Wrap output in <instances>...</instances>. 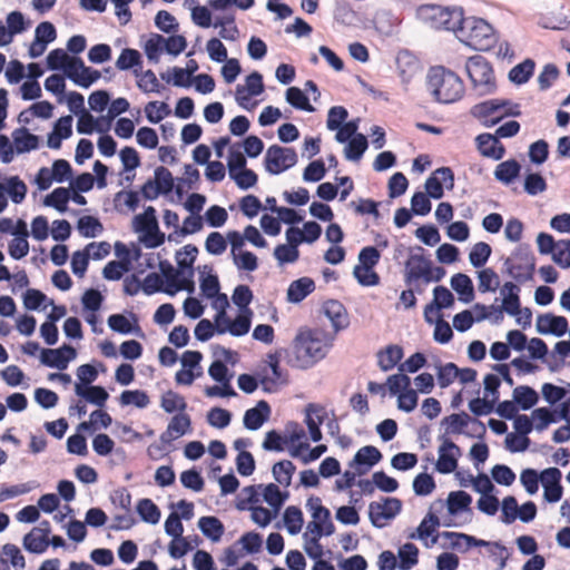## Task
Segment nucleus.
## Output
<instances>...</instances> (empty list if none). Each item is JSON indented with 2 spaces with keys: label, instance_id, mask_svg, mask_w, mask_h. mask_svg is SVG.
I'll return each mask as SVG.
<instances>
[{
  "label": "nucleus",
  "instance_id": "20e7f679",
  "mask_svg": "<svg viewBox=\"0 0 570 570\" xmlns=\"http://www.w3.org/2000/svg\"><path fill=\"white\" fill-rule=\"evenodd\" d=\"M471 115L484 127H493L507 117L521 115V106L509 99L493 98L471 108Z\"/></svg>",
  "mask_w": 570,
  "mask_h": 570
},
{
  "label": "nucleus",
  "instance_id": "58836bf2",
  "mask_svg": "<svg viewBox=\"0 0 570 570\" xmlns=\"http://www.w3.org/2000/svg\"><path fill=\"white\" fill-rule=\"evenodd\" d=\"M214 27H220L219 36L220 38L229 41H235L239 37V30L235 23V16L227 14L220 18H217L214 22Z\"/></svg>",
  "mask_w": 570,
  "mask_h": 570
},
{
  "label": "nucleus",
  "instance_id": "4be33fe9",
  "mask_svg": "<svg viewBox=\"0 0 570 570\" xmlns=\"http://www.w3.org/2000/svg\"><path fill=\"white\" fill-rule=\"evenodd\" d=\"M481 155L499 160L504 156L505 148L495 135L481 134L475 138Z\"/></svg>",
  "mask_w": 570,
  "mask_h": 570
},
{
  "label": "nucleus",
  "instance_id": "7ed1b4c3",
  "mask_svg": "<svg viewBox=\"0 0 570 570\" xmlns=\"http://www.w3.org/2000/svg\"><path fill=\"white\" fill-rule=\"evenodd\" d=\"M428 89L441 104H453L465 92L463 80L454 71L443 67H431L428 73Z\"/></svg>",
  "mask_w": 570,
  "mask_h": 570
},
{
  "label": "nucleus",
  "instance_id": "0e129e2a",
  "mask_svg": "<svg viewBox=\"0 0 570 570\" xmlns=\"http://www.w3.org/2000/svg\"><path fill=\"white\" fill-rule=\"evenodd\" d=\"M471 417L465 412L453 413L444 417L443 422L448 424L446 432L453 434H460L463 429L469 424Z\"/></svg>",
  "mask_w": 570,
  "mask_h": 570
},
{
  "label": "nucleus",
  "instance_id": "a211bd4d",
  "mask_svg": "<svg viewBox=\"0 0 570 570\" xmlns=\"http://www.w3.org/2000/svg\"><path fill=\"white\" fill-rule=\"evenodd\" d=\"M70 69L71 71L68 72V78L83 88L90 87L101 76L98 70L86 67L80 58L72 60Z\"/></svg>",
  "mask_w": 570,
  "mask_h": 570
},
{
  "label": "nucleus",
  "instance_id": "f3484780",
  "mask_svg": "<svg viewBox=\"0 0 570 570\" xmlns=\"http://www.w3.org/2000/svg\"><path fill=\"white\" fill-rule=\"evenodd\" d=\"M382 459L380 450L373 445H365L361 448L350 462V468H355L357 474L362 475L368 471L370 468L379 463Z\"/></svg>",
  "mask_w": 570,
  "mask_h": 570
},
{
  "label": "nucleus",
  "instance_id": "338daca9",
  "mask_svg": "<svg viewBox=\"0 0 570 570\" xmlns=\"http://www.w3.org/2000/svg\"><path fill=\"white\" fill-rule=\"evenodd\" d=\"M232 299L244 312L252 314L248 309V305L253 299V292L247 285H238L235 287Z\"/></svg>",
  "mask_w": 570,
  "mask_h": 570
},
{
  "label": "nucleus",
  "instance_id": "a878e982",
  "mask_svg": "<svg viewBox=\"0 0 570 570\" xmlns=\"http://www.w3.org/2000/svg\"><path fill=\"white\" fill-rule=\"evenodd\" d=\"M440 525V519L433 513H428V515L421 521L420 525L416 529V533L410 534L411 539H421L426 540L429 537H432L431 542L425 541V547L430 548L438 542L439 534H435L438 527Z\"/></svg>",
  "mask_w": 570,
  "mask_h": 570
},
{
  "label": "nucleus",
  "instance_id": "f704fd0d",
  "mask_svg": "<svg viewBox=\"0 0 570 570\" xmlns=\"http://www.w3.org/2000/svg\"><path fill=\"white\" fill-rule=\"evenodd\" d=\"M198 527L203 534L214 542L219 541L224 534V525L216 517H202Z\"/></svg>",
  "mask_w": 570,
  "mask_h": 570
},
{
  "label": "nucleus",
  "instance_id": "79ce46f5",
  "mask_svg": "<svg viewBox=\"0 0 570 570\" xmlns=\"http://www.w3.org/2000/svg\"><path fill=\"white\" fill-rule=\"evenodd\" d=\"M175 180H146L141 193L146 199H155L161 193H168L174 188Z\"/></svg>",
  "mask_w": 570,
  "mask_h": 570
},
{
  "label": "nucleus",
  "instance_id": "ddd939ff",
  "mask_svg": "<svg viewBox=\"0 0 570 570\" xmlns=\"http://www.w3.org/2000/svg\"><path fill=\"white\" fill-rule=\"evenodd\" d=\"M76 357V350L67 344L58 348H43L41 350L40 361L48 367L58 368L63 371L68 367L70 361Z\"/></svg>",
  "mask_w": 570,
  "mask_h": 570
},
{
  "label": "nucleus",
  "instance_id": "de8ad7c7",
  "mask_svg": "<svg viewBox=\"0 0 570 570\" xmlns=\"http://www.w3.org/2000/svg\"><path fill=\"white\" fill-rule=\"evenodd\" d=\"M286 101L296 109L313 112L315 109L309 104V100L305 92L298 87H289L286 90Z\"/></svg>",
  "mask_w": 570,
  "mask_h": 570
},
{
  "label": "nucleus",
  "instance_id": "5701e85b",
  "mask_svg": "<svg viewBox=\"0 0 570 570\" xmlns=\"http://www.w3.org/2000/svg\"><path fill=\"white\" fill-rule=\"evenodd\" d=\"M271 416V406L265 400L257 402L255 407L248 409L244 414V426L248 430H258Z\"/></svg>",
  "mask_w": 570,
  "mask_h": 570
},
{
  "label": "nucleus",
  "instance_id": "c9c22d12",
  "mask_svg": "<svg viewBox=\"0 0 570 570\" xmlns=\"http://www.w3.org/2000/svg\"><path fill=\"white\" fill-rule=\"evenodd\" d=\"M295 471L296 466L289 460L278 461L272 468L274 479L284 488H288L291 485Z\"/></svg>",
  "mask_w": 570,
  "mask_h": 570
},
{
  "label": "nucleus",
  "instance_id": "412c9836",
  "mask_svg": "<svg viewBox=\"0 0 570 570\" xmlns=\"http://www.w3.org/2000/svg\"><path fill=\"white\" fill-rule=\"evenodd\" d=\"M568 330V321L564 316L553 314L539 315L537 320V331L540 334H553L562 336Z\"/></svg>",
  "mask_w": 570,
  "mask_h": 570
},
{
  "label": "nucleus",
  "instance_id": "13d9d810",
  "mask_svg": "<svg viewBox=\"0 0 570 570\" xmlns=\"http://www.w3.org/2000/svg\"><path fill=\"white\" fill-rule=\"evenodd\" d=\"M458 373L459 367L452 362L438 366V384L442 389L448 387L458 379Z\"/></svg>",
  "mask_w": 570,
  "mask_h": 570
},
{
  "label": "nucleus",
  "instance_id": "2f4dec72",
  "mask_svg": "<svg viewBox=\"0 0 570 570\" xmlns=\"http://www.w3.org/2000/svg\"><path fill=\"white\" fill-rule=\"evenodd\" d=\"M160 406L166 413L169 414L175 412L185 413L187 409V402L186 399L179 393L173 390H168L161 394Z\"/></svg>",
  "mask_w": 570,
  "mask_h": 570
},
{
  "label": "nucleus",
  "instance_id": "774afa93",
  "mask_svg": "<svg viewBox=\"0 0 570 570\" xmlns=\"http://www.w3.org/2000/svg\"><path fill=\"white\" fill-rule=\"evenodd\" d=\"M165 38L158 33L151 35L145 45V52L150 61L158 62L163 51Z\"/></svg>",
  "mask_w": 570,
  "mask_h": 570
},
{
  "label": "nucleus",
  "instance_id": "c756f323",
  "mask_svg": "<svg viewBox=\"0 0 570 570\" xmlns=\"http://www.w3.org/2000/svg\"><path fill=\"white\" fill-rule=\"evenodd\" d=\"M75 392L78 396L83 397L87 402L98 406H104L109 396L102 386H87L81 383H76Z\"/></svg>",
  "mask_w": 570,
  "mask_h": 570
},
{
  "label": "nucleus",
  "instance_id": "8fccbe9b",
  "mask_svg": "<svg viewBox=\"0 0 570 570\" xmlns=\"http://www.w3.org/2000/svg\"><path fill=\"white\" fill-rule=\"evenodd\" d=\"M492 248L485 242H478L473 245L470 250L469 259L473 267L480 268L485 265L489 257L491 256Z\"/></svg>",
  "mask_w": 570,
  "mask_h": 570
},
{
  "label": "nucleus",
  "instance_id": "9b49d317",
  "mask_svg": "<svg viewBox=\"0 0 570 570\" xmlns=\"http://www.w3.org/2000/svg\"><path fill=\"white\" fill-rule=\"evenodd\" d=\"M306 507L313 519L307 525L308 532L316 533L318 537L331 535L335 528L331 521L330 510L322 504V500L318 497H311Z\"/></svg>",
  "mask_w": 570,
  "mask_h": 570
},
{
  "label": "nucleus",
  "instance_id": "a19ab883",
  "mask_svg": "<svg viewBox=\"0 0 570 570\" xmlns=\"http://www.w3.org/2000/svg\"><path fill=\"white\" fill-rule=\"evenodd\" d=\"M23 547L29 552L37 554L43 553L49 547V538L31 530L23 538Z\"/></svg>",
  "mask_w": 570,
  "mask_h": 570
},
{
  "label": "nucleus",
  "instance_id": "b1692460",
  "mask_svg": "<svg viewBox=\"0 0 570 570\" xmlns=\"http://www.w3.org/2000/svg\"><path fill=\"white\" fill-rule=\"evenodd\" d=\"M404 356L402 346L390 344L376 353L377 366L383 372H389L400 364Z\"/></svg>",
  "mask_w": 570,
  "mask_h": 570
},
{
  "label": "nucleus",
  "instance_id": "f03ea898",
  "mask_svg": "<svg viewBox=\"0 0 570 570\" xmlns=\"http://www.w3.org/2000/svg\"><path fill=\"white\" fill-rule=\"evenodd\" d=\"M455 37L476 51H490L499 41V32L483 18L463 14Z\"/></svg>",
  "mask_w": 570,
  "mask_h": 570
},
{
  "label": "nucleus",
  "instance_id": "473e14b6",
  "mask_svg": "<svg viewBox=\"0 0 570 570\" xmlns=\"http://www.w3.org/2000/svg\"><path fill=\"white\" fill-rule=\"evenodd\" d=\"M451 286L459 294L460 301L470 303L474 298L473 284L468 275L462 273L453 275Z\"/></svg>",
  "mask_w": 570,
  "mask_h": 570
},
{
  "label": "nucleus",
  "instance_id": "aec40b11",
  "mask_svg": "<svg viewBox=\"0 0 570 570\" xmlns=\"http://www.w3.org/2000/svg\"><path fill=\"white\" fill-rule=\"evenodd\" d=\"M323 311L331 321L334 333H337L338 331L348 326V314L345 306L341 302L336 299H328L323 304Z\"/></svg>",
  "mask_w": 570,
  "mask_h": 570
},
{
  "label": "nucleus",
  "instance_id": "c03bdc74",
  "mask_svg": "<svg viewBox=\"0 0 570 570\" xmlns=\"http://www.w3.org/2000/svg\"><path fill=\"white\" fill-rule=\"evenodd\" d=\"M534 67L535 63L532 59H525L510 70L509 78L514 83H525L533 75Z\"/></svg>",
  "mask_w": 570,
  "mask_h": 570
},
{
  "label": "nucleus",
  "instance_id": "e433bc0d",
  "mask_svg": "<svg viewBox=\"0 0 570 570\" xmlns=\"http://www.w3.org/2000/svg\"><path fill=\"white\" fill-rule=\"evenodd\" d=\"M513 400L522 410L527 411L538 403L539 395L534 389L519 385L513 390Z\"/></svg>",
  "mask_w": 570,
  "mask_h": 570
},
{
  "label": "nucleus",
  "instance_id": "cd10ccee",
  "mask_svg": "<svg viewBox=\"0 0 570 570\" xmlns=\"http://www.w3.org/2000/svg\"><path fill=\"white\" fill-rule=\"evenodd\" d=\"M315 289V283L309 277H301L293 281L287 289V301L299 303Z\"/></svg>",
  "mask_w": 570,
  "mask_h": 570
},
{
  "label": "nucleus",
  "instance_id": "a18cd8bd",
  "mask_svg": "<svg viewBox=\"0 0 570 570\" xmlns=\"http://www.w3.org/2000/svg\"><path fill=\"white\" fill-rule=\"evenodd\" d=\"M134 223L136 230L142 234L156 230L158 226L156 210L154 207H147L142 214L135 217Z\"/></svg>",
  "mask_w": 570,
  "mask_h": 570
},
{
  "label": "nucleus",
  "instance_id": "37998d69",
  "mask_svg": "<svg viewBox=\"0 0 570 570\" xmlns=\"http://www.w3.org/2000/svg\"><path fill=\"white\" fill-rule=\"evenodd\" d=\"M367 146L366 137L362 134H357L345 146V157L348 160L358 161L367 149Z\"/></svg>",
  "mask_w": 570,
  "mask_h": 570
},
{
  "label": "nucleus",
  "instance_id": "5fc2aeb1",
  "mask_svg": "<svg viewBox=\"0 0 570 570\" xmlns=\"http://www.w3.org/2000/svg\"><path fill=\"white\" fill-rule=\"evenodd\" d=\"M198 254V248L188 244L185 245L181 249L176 253V262L180 269H190V275L193 274V265L196 261Z\"/></svg>",
  "mask_w": 570,
  "mask_h": 570
},
{
  "label": "nucleus",
  "instance_id": "49530a36",
  "mask_svg": "<svg viewBox=\"0 0 570 570\" xmlns=\"http://www.w3.org/2000/svg\"><path fill=\"white\" fill-rule=\"evenodd\" d=\"M284 524L291 534H297L301 532L304 519L299 508L289 505L284 511Z\"/></svg>",
  "mask_w": 570,
  "mask_h": 570
},
{
  "label": "nucleus",
  "instance_id": "4c0bfd02",
  "mask_svg": "<svg viewBox=\"0 0 570 570\" xmlns=\"http://www.w3.org/2000/svg\"><path fill=\"white\" fill-rule=\"evenodd\" d=\"M264 500L274 509V512L277 513L285 501L288 499V491L282 492L277 484L269 483L264 487L263 491Z\"/></svg>",
  "mask_w": 570,
  "mask_h": 570
},
{
  "label": "nucleus",
  "instance_id": "72a5a7b5",
  "mask_svg": "<svg viewBox=\"0 0 570 570\" xmlns=\"http://www.w3.org/2000/svg\"><path fill=\"white\" fill-rule=\"evenodd\" d=\"M77 57H70L63 49H53L47 56V65L50 70H60L65 71V75L68 77V72L71 71L70 65L72 60H76Z\"/></svg>",
  "mask_w": 570,
  "mask_h": 570
},
{
  "label": "nucleus",
  "instance_id": "603ef678",
  "mask_svg": "<svg viewBox=\"0 0 570 570\" xmlns=\"http://www.w3.org/2000/svg\"><path fill=\"white\" fill-rule=\"evenodd\" d=\"M137 512L145 522L156 524L160 519V510L150 499H141L137 503Z\"/></svg>",
  "mask_w": 570,
  "mask_h": 570
},
{
  "label": "nucleus",
  "instance_id": "39448f33",
  "mask_svg": "<svg viewBox=\"0 0 570 570\" xmlns=\"http://www.w3.org/2000/svg\"><path fill=\"white\" fill-rule=\"evenodd\" d=\"M445 275V269L440 266H433L432 262L423 254H412L405 263L404 282L409 287H414L417 293H422L420 282L429 284L440 282Z\"/></svg>",
  "mask_w": 570,
  "mask_h": 570
},
{
  "label": "nucleus",
  "instance_id": "bf43d9fd",
  "mask_svg": "<svg viewBox=\"0 0 570 570\" xmlns=\"http://www.w3.org/2000/svg\"><path fill=\"white\" fill-rule=\"evenodd\" d=\"M141 63V56L138 50L126 48L121 51L116 61V67L119 70H128Z\"/></svg>",
  "mask_w": 570,
  "mask_h": 570
},
{
  "label": "nucleus",
  "instance_id": "2eb2a0df",
  "mask_svg": "<svg viewBox=\"0 0 570 570\" xmlns=\"http://www.w3.org/2000/svg\"><path fill=\"white\" fill-rule=\"evenodd\" d=\"M561 478L562 473L558 468H548L540 473L546 501L554 503L562 498Z\"/></svg>",
  "mask_w": 570,
  "mask_h": 570
},
{
  "label": "nucleus",
  "instance_id": "ea45409f",
  "mask_svg": "<svg viewBox=\"0 0 570 570\" xmlns=\"http://www.w3.org/2000/svg\"><path fill=\"white\" fill-rule=\"evenodd\" d=\"M119 403L122 406L135 405L138 409H145L149 405L150 399L142 390H126L120 394Z\"/></svg>",
  "mask_w": 570,
  "mask_h": 570
},
{
  "label": "nucleus",
  "instance_id": "6ab92c4d",
  "mask_svg": "<svg viewBox=\"0 0 570 570\" xmlns=\"http://www.w3.org/2000/svg\"><path fill=\"white\" fill-rule=\"evenodd\" d=\"M159 268L161 272L160 276L164 277L167 283V287L164 289L165 293L174 295L180 289H193V283L187 279H179L180 272L175 269L169 262H160Z\"/></svg>",
  "mask_w": 570,
  "mask_h": 570
},
{
  "label": "nucleus",
  "instance_id": "bb28decb",
  "mask_svg": "<svg viewBox=\"0 0 570 570\" xmlns=\"http://www.w3.org/2000/svg\"><path fill=\"white\" fill-rule=\"evenodd\" d=\"M501 293L504 295L503 297V309L512 316H517L521 314V303H520V287L512 283L507 282L502 286Z\"/></svg>",
  "mask_w": 570,
  "mask_h": 570
},
{
  "label": "nucleus",
  "instance_id": "4d7b16f0",
  "mask_svg": "<svg viewBox=\"0 0 570 570\" xmlns=\"http://www.w3.org/2000/svg\"><path fill=\"white\" fill-rule=\"evenodd\" d=\"M78 230L85 237H95L104 229L101 223L94 216H82L78 220Z\"/></svg>",
  "mask_w": 570,
  "mask_h": 570
},
{
  "label": "nucleus",
  "instance_id": "09e8293b",
  "mask_svg": "<svg viewBox=\"0 0 570 570\" xmlns=\"http://www.w3.org/2000/svg\"><path fill=\"white\" fill-rule=\"evenodd\" d=\"M401 570H410L419 562V549L413 543H405L399 549Z\"/></svg>",
  "mask_w": 570,
  "mask_h": 570
},
{
  "label": "nucleus",
  "instance_id": "f8f14e48",
  "mask_svg": "<svg viewBox=\"0 0 570 570\" xmlns=\"http://www.w3.org/2000/svg\"><path fill=\"white\" fill-rule=\"evenodd\" d=\"M402 509V502L397 498H385L382 502H371L368 505V515L371 522L376 528H383L389 520L395 518Z\"/></svg>",
  "mask_w": 570,
  "mask_h": 570
},
{
  "label": "nucleus",
  "instance_id": "393cba45",
  "mask_svg": "<svg viewBox=\"0 0 570 570\" xmlns=\"http://www.w3.org/2000/svg\"><path fill=\"white\" fill-rule=\"evenodd\" d=\"M307 416L305 423L311 434V439L314 442H318L322 439V432L320 426L323 424L326 411L325 407L318 404H308L306 407Z\"/></svg>",
  "mask_w": 570,
  "mask_h": 570
},
{
  "label": "nucleus",
  "instance_id": "f257e3e1",
  "mask_svg": "<svg viewBox=\"0 0 570 570\" xmlns=\"http://www.w3.org/2000/svg\"><path fill=\"white\" fill-rule=\"evenodd\" d=\"M333 336L321 328H302L293 342L296 366L308 368L324 358L332 346Z\"/></svg>",
  "mask_w": 570,
  "mask_h": 570
},
{
  "label": "nucleus",
  "instance_id": "0eeeda50",
  "mask_svg": "<svg viewBox=\"0 0 570 570\" xmlns=\"http://www.w3.org/2000/svg\"><path fill=\"white\" fill-rule=\"evenodd\" d=\"M466 73L473 89L481 96L492 94L497 87L491 63L482 56H473L466 60Z\"/></svg>",
  "mask_w": 570,
  "mask_h": 570
},
{
  "label": "nucleus",
  "instance_id": "1a4fd4ad",
  "mask_svg": "<svg viewBox=\"0 0 570 570\" xmlns=\"http://www.w3.org/2000/svg\"><path fill=\"white\" fill-rule=\"evenodd\" d=\"M191 430V419L187 413L175 414L166 430L160 434L159 441L148 446V454L163 455L168 451L173 441L179 439Z\"/></svg>",
  "mask_w": 570,
  "mask_h": 570
},
{
  "label": "nucleus",
  "instance_id": "dca6fc26",
  "mask_svg": "<svg viewBox=\"0 0 570 570\" xmlns=\"http://www.w3.org/2000/svg\"><path fill=\"white\" fill-rule=\"evenodd\" d=\"M116 252L122 258L107 263L102 269V275L108 281H119L131 267L128 248L124 244L117 243Z\"/></svg>",
  "mask_w": 570,
  "mask_h": 570
},
{
  "label": "nucleus",
  "instance_id": "423d86ee",
  "mask_svg": "<svg viewBox=\"0 0 570 570\" xmlns=\"http://www.w3.org/2000/svg\"><path fill=\"white\" fill-rule=\"evenodd\" d=\"M417 14L432 29L452 31L456 35L464 11L461 7L422 4L417 9Z\"/></svg>",
  "mask_w": 570,
  "mask_h": 570
},
{
  "label": "nucleus",
  "instance_id": "c85d7f7f",
  "mask_svg": "<svg viewBox=\"0 0 570 570\" xmlns=\"http://www.w3.org/2000/svg\"><path fill=\"white\" fill-rule=\"evenodd\" d=\"M13 148L18 154L28 153L39 147L38 136L28 131L27 128H18L12 132Z\"/></svg>",
  "mask_w": 570,
  "mask_h": 570
},
{
  "label": "nucleus",
  "instance_id": "7c9ffc66",
  "mask_svg": "<svg viewBox=\"0 0 570 570\" xmlns=\"http://www.w3.org/2000/svg\"><path fill=\"white\" fill-rule=\"evenodd\" d=\"M456 537L464 539L465 546L463 548V551H468L472 547H491L490 553L492 556L499 557L501 559L500 569H503L505 567V561H507V556H504L505 548L502 544H500L498 542L491 543V542L484 541L482 539H476L475 537H472L469 534L468 535H456Z\"/></svg>",
  "mask_w": 570,
  "mask_h": 570
},
{
  "label": "nucleus",
  "instance_id": "680f3d73",
  "mask_svg": "<svg viewBox=\"0 0 570 570\" xmlns=\"http://www.w3.org/2000/svg\"><path fill=\"white\" fill-rule=\"evenodd\" d=\"M70 199V191L67 188H56L46 197V205L55 207L59 212L67 209V203Z\"/></svg>",
  "mask_w": 570,
  "mask_h": 570
},
{
  "label": "nucleus",
  "instance_id": "4468645a",
  "mask_svg": "<svg viewBox=\"0 0 570 570\" xmlns=\"http://www.w3.org/2000/svg\"><path fill=\"white\" fill-rule=\"evenodd\" d=\"M461 449L453 441L445 439L439 448V459L435 469L442 474H449L458 468Z\"/></svg>",
  "mask_w": 570,
  "mask_h": 570
},
{
  "label": "nucleus",
  "instance_id": "69168bd1",
  "mask_svg": "<svg viewBox=\"0 0 570 570\" xmlns=\"http://www.w3.org/2000/svg\"><path fill=\"white\" fill-rule=\"evenodd\" d=\"M246 166V158L239 148L232 146L228 151L227 167L229 170V178L237 175Z\"/></svg>",
  "mask_w": 570,
  "mask_h": 570
},
{
  "label": "nucleus",
  "instance_id": "864d4df0",
  "mask_svg": "<svg viewBox=\"0 0 570 570\" xmlns=\"http://www.w3.org/2000/svg\"><path fill=\"white\" fill-rule=\"evenodd\" d=\"M6 183L0 180V190H4L14 204L22 203L27 194L23 180H6Z\"/></svg>",
  "mask_w": 570,
  "mask_h": 570
},
{
  "label": "nucleus",
  "instance_id": "e2e57ef3",
  "mask_svg": "<svg viewBox=\"0 0 570 570\" xmlns=\"http://www.w3.org/2000/svg\"><path fill=\"white\" fill-rule=\"evenodd\" d=\"M147 119L153 124L160 122L166 116L169 115L170 110L166 102L150 101L145 107Z\"/></svg>",
  "mask_w": 570,
  "mask_h": 570
},
{
  "label": "nucleus",
  "instance_id": "9d476101",
  "mask_svg": "<svg viewBox=\"0 0 570 570\" xmlns=\"http://www.w3.org/2000/svg\"><path fill=\"white\" fill-rule=\"evenodd\" d=\"M297 163V154L294 148L272 145L264 156L266 170L272 175H279Z\"/></svg>",
  "mask_w": 570,
  "mask_h": 570
},
{
  "label": "nucleus",
  "instance_id": "052dcab7",
  "mask_svg": "<svg viewBox=\"0 0 570 570\" xmlns=\"http://www.w3.org/2000/svg\"><path fill=\"white\" fill-rule=\"evenodd\" d=\"M552 254V259L556 264H558L561 268L570 267V239H561L557 242V247H554Z\"/></svg>",
  "mask_w": 570,
  "mask_h": 570
},
{
  "label": "nucleus",
  "instance_id": "3c124183",
  "mask_svg": "<svg viewBox=\"0 0 570 570\" xmlns=\"http://www.w3.org/2000/svg\"><path fill=\"white\" fill-rule=\"evenodd\" d=\"M472 498L464 491H453L448 497V510L450 514L469 509Z\"/></svg>",
  "mask_w": 570,
  "mask_h": 570
},
{
  "label": "nucleus",
  "instance_id": "6e6552de",
  "mask_svg": "<svg viewBox=\"0 0 570 570\" xmlns=\"http://www.w3.org/2000/svg\"><path fill=\"white\" fill-rule=\"evenodd\" d=\"M505 272L519 283L533 278L535 258L528 245H519L510 257L504 259Z\"/></svg>",
  "mask_w": 570,
  "mask_h": 570
},
{
  "label": "nucleus",
  "instance_id": "6e6d98bb",
  "mask_svg": "<svg viewBox=\"0 0 570 570\" xmlns=\"http://www.w3.org/2000/svg\"><path fill=\"white\" fill-rule=\"evenodd\" d=\"M479 291L481 293L494 292L500 285L498 274L492 268H483L478 273Z\"/></svg>",
  "mask_w": 570,
  "mask_h": 570
}]
</instances>
